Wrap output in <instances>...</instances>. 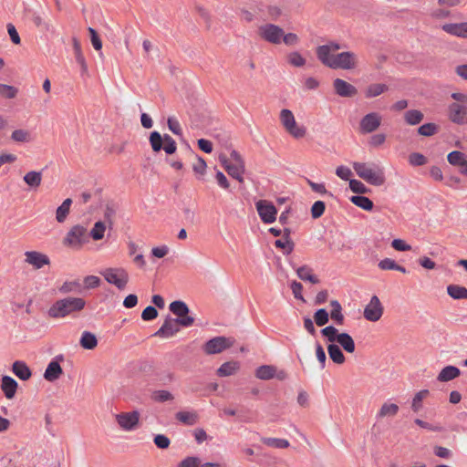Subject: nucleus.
I'll use <instances>...</instances> for the list:
<instances>
[{
	"instance_id": "1",
	"label": "nucleus",
	"mask_w": 467,
	"mask_h": 467,
	"mask_svg": "<svg viewBox=\"0 0 467 467\" xmlns=\"http://www.w3.org/2000/svg\"><path fill=\"white\" fill-rule=\"evenodd\" d=\"M340 49L337 43L319 46L317 48V56L325 66L333 69H354L358 65V59L355 53L350 51L335 54Z\"/></svg>"
},
{
	"instance_id": "2",
	"label": "nucleus",
	"mask_w": 467,
	"mask_h": 467,
	"mask_svg": "<svg viewBox=\"0 0 467 467\" xmlns=\"http://www.w3.org/2000/svg\"><path fill=\"white\" fill-rule=\"evenodd\" d=\"M86 306L85 299L67 296L57 300L48 309L47 314L52 318H64L82 311Z\"/></svg>"
},
{
	"instance_id": "3",
	"label": "nucleus",
	"mask_w": 467,
	"mask_h": 467,
	"mask_svg": "<svg viewBox=\"0 0 467 467\" xmlns=\"http://www.w3.org/2000/svg\"><path fill=\"white\" fill-rule=\"evenodd\" d=\"M357 175L373 186H381L386 182L384 169L375 162H353Z\"/></svg>"
},
{
	"instance_id": "4",
	"label": "nucleus",
	"mask_w": 467,
	"mask_h": 467,
	"mask_svg": "<svg viewBox=\"0 0 467 467\" xmlns=\"http://www.w3.org/2000/svg\"><path fill=\"white\" fill-rule=\"evenodd\" d=\"M88 242L87 228L77 224L70 228L64 237L62 244L69 248L79 250L83 244Z\"/></svg>"
},
{
	"instance_id": "5",
	"label": "nucleus",
	"mask_w": 467,
	"mask_h": 467,
	"mask_svg": "<svg viewBox=\"0 0 467 467\" xmlns=\"http://www.w3.org/2000/svg\"><path fill=\"white\" fill-rule=\"evenodd\" d=\"M100 275L119 290H124L130 280L128 272L122 267H109L100 271Z\"/></svg>"
},
{
	"instance_id": "6",
	"label": "nucleus",
	"mask_w": 467,
	"mask_h": 467,
	"mask_svg": "<svg viewBox=\"0 0 467 467\" xmlns=\"http://www.w3.org/2000/svg\"><path fill=\"white\" fill-rule=\"evenodd\" d=\"M280 122L284 129L292 137L301 139L305 137L306 129L304 126L297 125L295 116L290 109H284L280 111Z\"/></svg>"
},
{
	"instance_id": "7",
	"label": "nucleus",
	"mask_w": 467,
	"mask_h": 467,
	"mask_svg": "<svg viewBox=\"0 0 467 467\" xmlns=\"http://www.w3.org/2000/svg\"><path fill=\"white\" fill-rule=\"evenodd\" d=\"M284 31H259V37L272 44L285 43L294 46L298 42V36L294 33L283 34Z\"/></svg>"
},
{
	"instance_id": "8",
	"label": "nucleus",
	"mask_w": 467,
	"mask_h": 467,
	"mask_svg": "<svg viewBox=\"0 0 467 467\" xmlns=\"http://www.w3.org/2000/svg\"><path fill=\"white\" fill-rule=\"evenodd\" d=\"M114 418L120 430L133 431L140 425V414L138 410H131L115 414Z\"/></svg>"
},
{
	"instance_id": "9",
	"label": "nucleus",
	"mask_w": 467,
	"mask_h": 467,
	"mask_svg": "<svg viewBox=\"0 0 467 467\" xmlns=\"http://www.w3.org/2000/svg\"><path fill=\"white\" fill-rule=\"evenodd\" d=\"M234 343V339L232 337H226L223 336L215 337L208 340L202 347L203 351L207 355L219 354L223 350L231 348Z\"/></svg>"
},
{
	"instance_id": "10",
	"label": "nucleus",
	"mask_w": 467,
	"mask_h": 467,
	"mask_svg": "<svg viewBox=\"0 0 467 467\" xmlns=\"http://www.w3.org/2000/svg\"><path fill=\"white\" fill-rule=\"evenodd\" d=\"M255 206L261 220L265 223H272L275 221L277 210L272 202L260 200L255 203Z\"/></svg>"
},
{
	"instance_id": "11",
	"label": "nucleus",
	"mask_w": 467,
	"mask_h": 467,
	"mask_svg": "<svg viewBox=\"0 0 467 467\" xmlns=\"http://www.w3.org/2000/svg\"><path fill=\"white\" fill-rule=\"evenodd\" d=\"M383 306L377 296H373L370 298L369 303L364 308V317L371 322H377L380 319L383 315Z\"/></svg>"
},
{
	"instance_id": "12",
	"label": "nucleus",
	"mask_w": 467,
	"mask_h": 467,
	"mask_svg": "<svg viewBox=\"0 0 467 467\" xmlns=\"http://www.w3.org/2000/svg\"><path fill=\"white\" fill-rule=\"evenodd\" d=\"M382 118L377 112H370L366 114L359 122V130L363 134L372 133L381 124Z\"/></svg>"
},
{
	"instance_id": "13",
	"label": "nucleus",
	"mask_w": 467,
	"mask_h": 467,
	"mask_svg": "<svg viewBox=\"0 0 467 467\" xmlns=\"http://www.w3.org/2000/svg\"><path fill=\"white\" fill-rule=\"evenodd\" d=\"M286 372L285 370H277L275 366L272 365H262L255 370V377L262 380H269L276 378L279 380L286 379Z\"/></svg>"
},
{
	"instance_id": "14",
	"label": "nucleus",
	"mask_w": 467,
	"mask_h": 467,
	"mask_svg": "<svg viewBox=\"0 0 467 467\" xmlns=\"http://www.w3.org/2000/svg\"><path fill=\"white\" fill-rule=\"evenodd\" d=\"M219 161L231 177L236 179L239 182H244V163H231L224 154L219 156Z\"/></svg>"
},
{
	"instance_id": "15",
	"label": "nucleus",
	"mask_w": 467,
	"mask_h": 467,
	"mask_svg": "<svg viewBox=\"0 0 467 467\" xmlns=\"http://www.w3.org/2000/svg\"><path fill=\"white\" fill-rule=\"evenodd\" d=\"M449 119L455 124L462 125L467 123V105L451 103L449 106Z\"/></svg>"
},
{
	"instance_id": "16",
	"label": "nucleus",
	"mask_w": 467,
	"mask_h": 467,
	"mask_svg": "<svg viewBox=\"0 0 467 467\" xmlns=\"http://www.w3.org/2000/svg\"><path fill=\"white\" fill-rule=\"evenodd\" d=\"M180 331V327L176 318L168 316L161 327L154 333V337L169 338Z\"/></svg>"
},
{
	"instance_id": "17",
	"label": "nucleus",
	"mask_w": 467,
	"mask_h": 467,
	"mask_svg": "<svg viewBox=\"0 0 467 467\" xmlns=\"http://www.w3.org/2000/svg\"><path fill=\"white\" fill-rule=\"evenodd\" d=\"M25 262L36 270L50 265L49 257L38 251H26L25 253Z\"/></svg>"
},
{
	"instance_id": "18",
	"label": "nucleus",
	"mask_w": 467,
	"mask_h": 467,
	"mask_svg": "<svg viewBox=\"0 0 467 467\" xmlns=\"http://www.w3.org/2000/svg\"><path fill=\"white\" fill-rule=\"evenodd\" d=\"M333 88L336 94L343 98H352L358 94V89L355 86L341 78L334 79Z\"/></svg>"
},
{
	"instance_id": "19",
	"label": "nucleus",
	"mask_w": 467,
	"mask_h": 467,
	"mask_svg": "<svg viewBox=\"0 0 467 467\" xmlns=\"http://www.w3.org/2000/svg\"><path fill=\"white\" fill-rule=\"evenodd\" d=\"M448 162L459 168V171L467 175V156L459 150H453L447 155Z\"/></svg>"
},
{
	"instance_id": "20",
	"label": "nucleus",
	"mask_w": 467,
	"mask_h": 467,
	"mask_svg": "<svg viewBox=\"0 0 467 467\" xmlns=\"http://www.w3.org/2000/svg\"><path fill=\"white\" fill-rule=\"evenodd\" d=\"M12 372L21 380H28L32 377V371L26 362L16 360L12 365Z\"/></svg>"
},
{
	"instance_id": "21",
	"label": "nucleus",
	"mask_w": 467,
	"mask_h": 467,
	"mask_svg": "<svg viewBox=\"0 0 467 467\" xmlns=\"http://www.w3.org/2000/svg\"><path fill=\"white\" fill-rule=\"evenodd\" d=\"M18 384L10 376H3L1 379V389L5 393V396L11 400L15 397Z\"/></svg>"
},
{
	"instance_id": "22",
	"label": "nucleus",
	"mask_w": 467,
	"mask_h": 467,
	"mask_svg": "<svg viewBox=\"0 0 467 467\" xmlns=\"http://www.w3.org/2000/svg\"><path fill=\"white\" fill-rule=\"evenodd\" d=\"M290 229L288 228H285L284 229V235H283V238L281 239H277L275 242V245L277 247V248H280L283 250V253L285 254H289L293 252L294 250V243L293 241L290 239Z\"/></svg>"
},
{
	"instance_id": "23",
	"label": "nucleus",
	"mask_w": 467,
	"mask_h": 467,
	"mask_svg": "<svg viewBox=\"0 0 467 467\" xmlns=\"http://www.w3.org/2000/svg\"><path fill=\"white\" fill-rule=\"evenodd\" d=\"M63 369L57 360H52L47 367L44 378L46 380L53 382L60 378Z\"/></svg>"
},
{
	"instance_id": "24",
	"label": "nucleus",
	"mask_w": 467,
	"mask_h": 467,
	"mask_svg": "<svg viewBox=\"0 0 467 467\" xmlns=\"http://www.w3.org/2000/svg\"><path fill=\"white\" fill-rule=\"evenodd\" d=\"M400 410V408L397 404L391 402H384L379 408V411L376 414L377 420H382L388 417H395Z\"/></svg>"
},
{
	"instance_id": "25",
	"label": "nucleus",
	"mask_w": 467,
	"mask_h": 467,
	"mask_svg": "<svg viewBox=\"0 0 467 467\" xmlns=\"http://www.w3.org/2000/svg\"><path fill=\"white\" fill-rule=\"evenodd\" d=\"M461 374L460 369L455 366H446L439 373L437 379L440 382H447L458 378Z\"/></svg>"
},
{
	"instance_id": "26",
	"label": "nucleus",
	"mask_w": 467,
	"mask_h": 467,
	"mask_svg": "<svg viewBox=\"0 0 467 467\" xmlns=\"http://www.w3.org/2000/svg\"><path fill=\"white\" fill-rule=\"evenodd\" d=\"M23 181L30 188H38L42 182V172L30 171L25 174Z\"/></svg>"
},
{
	"instance_id": "27",
	"label": "nucleus",
	"mask_w": 467,
	"mask_h": 467,
	"mask_svg": "<svg viewBox=\"0 0 467 467\" xmlns=\"http://www.w3.org/2000/svg\"><path fill=\"white\" fill-rule=\"evenodd\" d=\"M240 368V365L236 361H228L221 365L217 369V375L220 377H228L235 374Z\"/></svg>"
},
{
	"instance_id": "28",
	"label": "nucleus",
	"mask_w": 467,
	"mask_h": 467,
	"mask_svg": "<svg viewBox=\"0 0 467 467\" xmlns=\"http://www.w3.org/2000/svg\"><path fill=\"white\" fill-rule=\"evenodd\" d=\"M79 344L83 348L92 350L98 346V339L93 333L85 331L81 335Z\"/></svg>"
},
{
	"instance_id": "29",
	"label": "nucleus",
	"mask_w": 467,
	"mask_h": 467,
	"mask_svg": "<svg viewBox=\"0 0 467 467\" xmlns=\"http://www.w3.org/2000/svg\"><path fill=\"white\" fill-rule=\"evenodd\" d=\"M327 352L329 358L334 363L341 365L345 362L346 358L338 345L329 344L327 347Z\"/></svg>"
},
{
	"instance_id": "30",
	"label": "nucleus",
	"mask_w": 467,
	"mask_h": 467,
	"mask_svg": "<svg viewBox=\"0 0 467 467\" xmlns=\"http://www.w3.org/2000/svg\"><path fill=\"white\" fill-rule=\"evenodd\" d=\"M337 342L348 353H353L355 351V342L349 334L346 332L340 333L337 339Z\"/></svg>"
},
{
	"instance_id": "31",
	"label": "nucleus",
	"mask_w": 467,
	"mask_h": 467,
	"mask_svg": "<svg viewBox=\"0 0 467 467\" xmlns=\"http://www.w3.org/2000/svg\"><path fill=\"white\" fill-rule=\"evenodd\" d=\"M72 203V200L70 198H67L64 200L62 204L57 207L56 211V220L62 223L66 221L67 215L69 214L70 206Z\"/></svg>"
},
{
	"instance_id": "32",
	"label": "nucleus",
	"mask_w": 467,
	"mask_h": 467,
	"mask_svg": "<svg viewBox=\"0 0 467 467\" xmlns=\"http://www.w3.org/2000/svg\"><path fill=\"white\" fill-rule=\"evenodd\" d=\"M424 119L423 113L419 109H410L404 113V120L408 125H418Z\"/></svg>"
},
{
	"instance_id": "33",
	"label": "nucleus",
	"mask_w": 467,
	"mask_h": 467,
	"mask_svg": "<svg viewBox=\"0 0 467 467\" xmlns=\"http://www.w3.org/2000/svg\"><path fill=\"white\" fill-rule=\"evenodd\" d=\"M296 274L298 277L303 281H308L312 284L319 283V279L315 275H313L312 269L307 265L298 267Z\"/></svg>"
},
{
	"instance_id": "34",
	"label": "nucleus",
	"mask_w": 467,
	"mask_h": 467,
	"mask_svg": "<svg viewBox=\"0 0 467 467\" xmlns=\"http://www.w3.org/2000/svg\"><path fill=\"white\" fill-rule=\"evenodd\" d=\"M330 306L332 307L330 311V317L337 324L343 325L345 317L342 314V306L337 300H332L330 302Z\"/></svg>"
},
{
	"instance_id": "35",
	"label": "nucleus",
	"mask_w": 467,
	"mask_h": 467,
	"mask_svg": "<svg viewBox=\"0 0 467 467\" xmlns=\"http://www.w3.org/2000/svg\"><path fill=\"white\" fill-rule=\"evenodd\" d=\"M169 308L170 311L177 317V318L186 316L190 312L188 306L181 300L171 302Z\"/></svg>"
},
{
	"instance_id": "36",
	"label": "nucleus",
	"mask_w": 467,
	"mask_h": 467,
	"mask_svg": "<svg viewBox=\"0 0 467 467\" xmlns=\"http://www.w3.org/2000/svg\"><path fill=\"white\" fill-rule=\"evenodd\" d=\"M175 418L182 423L192 426L198 420V415L193 411H179L176 413Z\"/></svg>"
},
{
	"instance_id": "37",
	"label": "nucleus",
	"mask_w": 467,
	"mask_h": 467,
	"mask_svg": "<svg viewBox=\"0 0 467 467\" xmlns=\"http://www.w3.org/2000/svg\"><path fill=\"white\" fill-rule=\"evenodd\" d=\"M448 295L453 299H467V288L458 285L447 286Z\"/></svg>"
},
{
	"instance_id": "38",
	"label": "nucleus",
	"mask_w": 467,
	"mask_h": 467,
	"mask_svg": "<svg viewBox=\"0 0 467 467\" xmlns=\"http://www.w3.org/2000/svg\"><path fill=\"white\" fill-rule=\"evenodd\" d=\"M388 90V86L381 83H374L368 86L365 91L366 98H375Z\"/></svg>"
},
{
	"instance_id": "39",
	"label": "nucleus",
	"mask_w": 467,
	"mask_h": 467,
	"mask_svg": "<svg viewBox=\"0 0 467 467\" xmlns=\"http://www.w3.org/2000/svg\"><path fill=\"white\" fill-rule=\"evenodd\" d=\"M350 201L365 211H371L374 206L373 202L366 196L355 195L350 198Z\"/></svg>"
},
{
	"instance_id": "40",
	"label": "nucleus",
	"mask_w": 467,
	"mask_h": 467,
	"mask_svg": "<svg viewBox=\"0 0 467 467\" xmlns=\"http://www.w3.org/2000/svg\"><path fill=\"white\" fill-rule=\"evenodd\" d=\"M11 140L16 142L26 143L32 140L29 130L24 129L15 130L11 134Z\"/></svg>"
},
{
	"instance_id": "41",
	"label": "nucleus",
	"mask_w": 467,
	"mask_h": 467,
	"mask_svg": "<svg viewBox=\"0 0 467 467\" xmlns=\"http://www.w3.org/2000/svg\"><path fill=\"white\" fill-rule=\"evenodd\" d=\"M261 441L269 447L277 449H285L289 446V441L285 439L263 437Z\"/></svg>"
},
{
	"instance_id": "42",
	"label": "nucleus",
	"mask_w": 467,
	"mask_h": 467,
	"mask_svg": "<svg viewBox=\"0 0 467 467\" xmlns=\"http://www.w3.org/2000/svg\"><path fill=\"white\" fill-rule=\"evenodd\" d=\"M429 393L428 389H422L414 395L411 402V410L414 412H418L421 410L422 400L429 395Z\"/></svg>"
},
{
	"instance_id": "43",
	"label": "nucleus",
	"mask_w": 467,
	"mask_h": 467,
	"mask_svg": "<svg viewBox=\"0 0 467 467\" xmlns=\"http://www.w3.org/2000/svg\"><path fill=\"white\" fill-rule=\"evenodd\" d=\"M150 144L154 152H159L161 149H163V140L162 136L159 131H152L150 134Z\"/></svg>"
},
{
	"instance_id": "44",
	"label": "nucleus",
	"mask_w": 467,
	"mask_h": 467,
	"mask_svg": "<svg viewBox=\"0 0 467 467\" xmlns=\"http://www.w3.org/2000/svg\"><path fill=\"white\" fill-rule=\"evenodd\" d=\"M418 133L420 136L431 137L439 131V126L435 123H425L418 128Z\"/></svg>"
},
{
	"instance_id": "45",
	"label": "nucleus",
	"mask_w": 467,
	"mask_h": 467,
	"mask_svg": "<svg viewBox=\"0 0 467 467\" xmlns=\"http://www.w3.org/2000/svg\"><path fill=\"white\" fill-rule=\"evenodd\" d=\"M59 292L62 294H68L72 292H79L81 290V284L78 280L66 281L59 287Z\"/></svg>"
},
{
	"instance_id": "46",
	"label": "nucleus",
	"mask_w": 467,
	"mask_h": 467,
	"mask_svg": "<svg viewBox=\"0 0 467 467\" xmlns=\"http://www.w3.org/2000/svg\"><path fill=\"white\" fill-rule=\"evenodd\" d=\"M151 399L156 402H166L174 400V396L166 389L155 390L151 394Z\"/></svg>"
},
{
	"instance_id": "47",
	"label": "nucleus",
	"mask_w": 467,
	"mask_h": 467,
	"mask_svg": "<svg viewBox=\"0 0 467 467\" xmlns=\"http://www.w3.org/2000/svg\"><path fill=\"white\" fill-rule=\"evenodd\" d=\"M105 230H106L105 223L99 221V222L95 223L89 234L92 237V239L95 241L101 240L104 237Z\"/></svg>"
},
{
	"instance_id": "48",
	"label": "nucleus",
	"mask_w": 467,
	"mask_h": 467,
	"mask_svg": "<svg viewBox=\"0 0 467 467\" xmlns=\"http://www.w3.org/2000/svg\"><path fill=\"white\" fill-rule=\"evenodd\" d=\"M18 89L10 85L0 84V96L5 99H14L16 97Z\"/></svg>"
},
{
	"instance_id": "49",
	"label": "nucleus",
	"mask_w": 467,
	"mask_h": 467,
	"mask_svg": "<svg viewBox=\"0 0 467 467\" xmlns=\"http://www.w3.org/2000/svg\"><path fill=\"white\" fill-rule=\"evenodd\" d=\"M314 320L318 327L325 326L329 320V314L325 308H320L314 314Z\"/></svg>"
},
{
	"instance_id": "50",
	"label": "nucleus",
	"mask_w": 467,
	"mask_h": 467,
	"mask_svg": "<svg viewBox=\"0 0 467 467\" xmlns=\"http://www.w3.org/2000/svg\"><path fill=\"white\" fill-rule=\"evenodd\" d=\"M349 188L353 192L359 194L369 192V189L362 182L356 179L349 180Z\"/></svg>"
},
{
	"instance_id": "51",
	"label": "nucleus",
	"mask_w": 467,
	"mask_h": 467,
	"mask_svg": "<svg viewBox=\"0 0 467 467\" xmlns=\"http://www.w3.org/2000/svg\"><path fill=\"white\" fill-rule=\"evenodd\" d=\"M163 140V150L167 154H173L177 150V145L175 140L168 134H165L162 137Z\"/></svg>"
},
{
	"instance_id": "52",
	"label": "nucleus",
	"mask_w": 467,
	"mask_h": 467,
	"mask_svg": "<svg viewBox=\"0 0 467 467\" xmlns=\"http://www.w3.org/2000/svg\"><path fill=\"white\" fill-rule=\"evenodd\" d=\"M321 334L327 338L329 342L333 344V342L337 341L340 333H338L337 329L333 326H327L321 329Z\"/></svg>"
},
{
	"instance_id": "53",
	"label": "nucleus",
	"mask_w": 467,
	"mask_h": 467,
	"mask_svg": "<svg viewBox=\"0 0 467 467\" xmlns=\"http://www.w3.org/2000/svg\"><path fill=\"white\" fill-rule=\"evenodd\" d=\"M326 210V204L322 201H317L311 207V216L313 219L320 218Z\"/></svg>"
},
{
	"instance_id": "54",
	"label": "nucleus",
	"mask_w": 467,
	"mask_h": 467,
	"mask_svg": "<svg viewBox=\"0 0 467 467\" xmlns=\"http://www.w3.org/2000/svg\"><path fill=\"white\" fill-rule=\"evenodd\" d=\"M409 162L412 166H422L427 162V159L421 153L413 152L409 156Z\"/></svg>"
},
{
	"instance_id": "55",
	"label": "nucleus",
	"mask_w": 467,
	"mask_h": 467,
	"mask_svg": "<svg viewBox=\"0 0 467 467\" xmlns=\"http://www.w3.org/2000/svg\"><path fill=\"white\" fill-rule=\"evenodd\" d=\"M307 184L310 186L312 191L315 192H317L319 194H328L329 196H333V194L326 189V186L324 183H317L312 182L311 180H307Z\"/></svg>"
},
{
	"instance_id": "56",
	"label": "nucleus",
	"mask_w": 467,
	"mask_h": 467,
	"mask_svg": "<svg viewBox=\"0 0 467 467\" xmlns=\"http://www.w3.org/2000/svg\"><path fill=\"white\" fill-rule=\"evenodd\" d=\"M158 317V311L154 306H147L141 313V318L145 321H150Z\"/></svg>"
},
{
	"instance_id": "57",
	"label": "nucleus",
	"mask_w": 467,
	"mask_h": 467,
	"mask_svg": "<svg viewBox=\"0 0 467 467\" xmlns=\"http://www.w3.org/2000/svg\"><path fill=\"white\" fill-rule=\"evenodd\" d=\"M291 290L293 292V295L296 298V299H299L301 300L302 302H306L303 295H302V290H303V285L301 283L297 282V281H293L291 283Z\"/></svg>"
},
{
	"instance_id": "58",
	"label": "nucleus",
	"mask_w": 467,
	"mask_h": 467,
	"mask_svg": "<svg viewBox=\"0 0 467 467\" xmlns=\"http://www.w3.org/2000/svg\"><path fill=\"white\" fill-rule=\"evenodd\" d=\"M288 61L295 67H302L306 63V59L297 52H293L288 57Z\"/></svg>"
},
{
	"instance_id": "59",
	"label": "nucleus",
	"mask_w": 467,
	"mask_h": 467,
	"mask_svg": "<svg viewBox=\"0 0 467 467\" xmlns=\"http://www.w3.org/2000/svg\"><path fill=\"white\" fill-rule=\"evenodd\" d=\"M153 441L155 445L160 449H167L171 443L170 439L163 434L156 435Z\"/></svg>"
},
{
	"instance_id": "60",
	"label": "nucleus",
	"mask_w": 467,
	"mask_h": 467,
	"mask_svg": "<svg viewBox=\"0 0 467 467\" xmlns=\"http://www.w3.org/2000/svg\"><path fill=\"white\" fill-rule=\"evenodd\" d=\"M391 246L395 250L400 251V252H406V251L411 250V246L410 244H406V242L402 239H394L391 243Z\"/></svg>"
},
{
	"instance_id": "61",
	"label": "nucleus",
	"mask_w": 467,
	"mask_h": 467,
	"mask_svg": "<svg viewBox=\"0 0 467 467\" xmlns=\"http://www.w3.org/2000/svg\"><path fill=\"white\" fill-rule=\"evenodd\" d=\"M196 159H197V161L193 164L192 169L195 173L203 175L205 173L206 167H207L206 162L200 156H196Z\"/></svg>"
},
{
	"instance_id": "62",
	"label": "nucleus",
	"mask_w": 467,
	"mask_h": 467,
	"mask_svg": "<svg viewBox=\"0 0 467 467\" xmlns=\"http://www.w3.org/2000/svg\"><path fill=\"white\" fill-rule=\"evenodd\" d=\"M84 284L88 289L96 288L99 286L100 279L96 275H88L84 278Z\"/></svg>"
},
{
	"instance_id": "63",
	"label": "nucleus",
	"mask_w": 467,
	"mask_h": 467,
	"mask_svg": "<svg viewBox=\"0 0 467 467\" xmlns=\"http://www.w3.org/2000/svg\"><path fill=\"white\" fill-rule=\"evenodd\" d=\"M386 141V135L383 133L374 134L369 139V145L372 147H379Z\"/></svg>"
},
{
	"instance_id": "64",
	"label": "nucleus",
	"mask_w": 467,
	"mask_h": 467,
	"mask_svg": "<svg viewBox=\"0 0 467 467\" xmlns=\"http://www.w3.org/2000/svg\"><path fill=\"white\" fill-rule=\"evenodd\" d=\"M200 462L198 457H187L179 463L178 467H198Z\"/></svg>"
}]
</instances>
